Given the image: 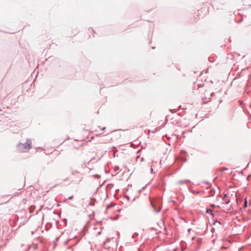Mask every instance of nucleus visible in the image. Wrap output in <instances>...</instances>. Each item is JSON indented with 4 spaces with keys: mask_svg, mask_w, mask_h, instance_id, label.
<instances>
[{
    "mask_svg": "<svg viewBox=\"0 0 251 251\" xmlns=\"http://www.w3.org/2000/svg\"><path fill=\"white\" fill-rule=\"evenodd\" d=\"M151 204L154 210L156 212H159L161 210L162 201L160 199L157 198L151 201Z\"/></svg>",
    "mask_w": 251,
    "mask_h": 251,
    "instance_id": "f257e3e1",
    "label": "nucleus"
},
{
    "mask_svg": "<svg viewBox=\"0 0 251 251\" xmlns=\"http://www.w3.org/2000/svg\"><path fill=\"white\" fill-rule=\"evenodd\" d=\"M31 141L30 140H27L26 142L24 144L20 143L18 145L19 151L23 152L28 151L31 148Z\"/></svg>",
    "mask_w": 251,
    "mask_h": 251,
    "instance_id": "f03ea898",
    "label": "nucleus"
},
{
    "mask_svg": "<svg viewBox=\"0 0 251 251\" xmlns=\"http://www.w3.org/2000/svg\"><path fill=\"white\" fill-rule=\"evenodd\" d=\"M247 199L246 198L244 200V208H246L247 207Z\"/></svg>",
    "mask_w": 251,
    "mask_h": 251,
    "instance_id": "7ed1b4c3",
    "label": "nucleus"
},
{
    "mask_svg": "<svg viewBox=\"0 0 251 251\" xmlns=\"http://www.w3.org/2000/svg\"><path fill=\"white\" fill-rule=\"evenodd\" d=\"M206 213L212 215V211L211 210H210L209 209H207Z\"/></svg>",
    "mask_w": 251,
    "mask_h": 251,
    "instance_id": "20e7f679",
    "label": "nucleus"
},
{
    "mask_svg": "<svg viewBox=\"0 0 251 251\" xmlns=\"http://www.w3.org/2000/svg\"><path fill=\"white\" fill-rule=\"evenodd\" d=\"M230 202V200H227L225 202H223L222 203V204H228Z\"/></svg>",
    "mask_w": 251,
    "mask_h": 251,
    "instance_id": "39448f33",
    "label": "nucleus"
},
{
    "mask_svg": "<svg viewBox=\"0 0 251 251\" xmlns=\"http://www.w3.org/2000/svg\"><path fill=\"white\" fill-rule=\"evenodd\" d=\"M101 229L100 228V229L99 231H98L96 233H95L96 234H97V235H100V233H101Z\"/></svg>",
    "mask_w": 251,
    "mask_h": 251,
    "instance_id": "423d86ee",
    "label": "nucleus"
},
{
    "mask_svg": "<svg viewBox=\"0 0 251 251\" xmlns=\"http://www.w3.org/2000/svg\"><path fill=\"white\" fill-rule=\"evenodd\" d=\"M73 196H71V197H69V198H68V200H72V199H73Z\"/></svg>",
    "mask_w": 251,
    "mask_h": 251,
    "instance_id": "0eeeda50",
    "label": "nucleus"
},
{
    "mask_svg": "<svg viewBox=\"0 0 251 251\" xmlns=\"http://www.w3.org/2000/svg\"><path fill=\"white\" fill-rule=\"evenodd\" d=\"M226 170H227V169L225 168H224L222 169V171Z\"/></svg>",
    "mask_w": 251,
    "mask_h": 251,
    "instance_id": "6e6552de",
    "label": "nucleus"
},
{
    "mask_svg": "<svg viewBox=\"0 0 251 251\" xmlns=\"http://www.w3.org/2000/svg\"><path fill=\"white\" fill-rule=\"evenodd\" d=\"M105 129V127H103L102 128V130H104Z\"/></svg>",
    "mask_w": 251,
    "mask_h": 251,
    "instance_id": "1a4fd4ad",
    "label": "nucleus"
},
{
    "mask_svg": "<svg viewBox=\"0 0 251 251\" xmlns=\"http://www.w3.org/2000/svg\"><path fill=\"white\" fill-rule=\"evenodd\" d=\"M215 205L214 204L211 205V207H214Z\"/></svg>",
    "mask_w": 251,
    "mask_h": 251,
    "instance_id": "9d476101",
    "label": "nucleus"
},
{
    "mask_svg": "<svg viewBox=\"0 0 251 251\" xmlns=\"http://www.w3.org/2000/svg\"><path fill=\"white\" fill-rule=\"evenodd\" d=\"M227 196L226 195H225L224 197H226Z\"/></svg>",
    "mask_w": 251,
    "mask_h": 251,
    "instance_id": "9b49d317",
    "label": "nucleus"
}]
</instances>
